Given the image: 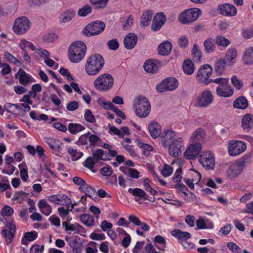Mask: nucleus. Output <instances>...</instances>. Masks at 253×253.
I'll list each match as a JSON object with an SVG mask.
<instances>
[{"label": "nucleus", "mask_w": 253, "mask_h": 253, "mask_svg": "<svg viewBox=\"0 0 253 253\" xmlns=\"http://www.w3.org/2000/svg\"><path fill=\"white\" fill-rule=\"evenodd\" d=\"M93 158L94 160L97 162L100 160H102L103 161H106L107 160H109V159H107L106 157H104L105 152L102 149H97L94 153H93Z\"/></svg>", "instance_id": "09e8293b"}, {"label": "nucleus", "mask_w": 253, "mask_h": 253, "mask_svg": "<svg viewBox=\"0 0 253 253\" xmlns=\"http://www.w3.org/2000/svg\"><path fill=\"white\" fill-rule=\"evenodd\" d=\"M137 36L133 33L128 34L124 40L125 47L127 49H132L134 47L137 42Z\"/></svg>", "instance_id": "412c9836"}, {"label": "nucleus", "mask_w": 253, "mask_h": 253, "mask_svg": "<svg viewBox=\"0 0 253 253\" xmlns=\"http://www.w3.org/2000/svg\"><path fill=\"white\" fill-rule=\"evenodd\" d=\"M243 60L246 64L253 63V47L247 49L244 53Z\"/></svg>", "instance_id": "58836bf2"}, {"label": "nucleus", "mask_w": 253, "mask_h": 253, "mask_svg": "<svg viewBox=\"0 0 253 253\" xmlns=\"http://www.w3.org/2000/svg\"><path fill=\"white\" fill-rule=\"evenodd\" d=\"M233 92L234 90L229 85V84L222 85L221 87H217L216 88L217 94L221 97H230L232 95Z\"/></svg>", "instance_id": "b1692460"}, {"label": "nucleus", "mask_w": 253, "mask_h": 253, "mask_svg": "<svg viewBox=\"0 0 253 253\" xmlns=\"http://www.w3.org/2000/svg\"><path fill=\"white\" fill-rule=\"evenodd\" d=\"M172 172L173 169L168 164H165L161 171V174L165 177L170 176Z\"/></svg>", "instance_id": "6e6d98bb"}, {"label": "nucleus", "mask_w": 253, "mask_h": 253, "mask_svg": "<svg viewBox=\"0 0 253 253\" xmlns=\"http://www.w3.org/2000/svg\"><path fill=\"white\" fill-rule=\"evenodd\" d=\"M48 200L55 204L63 206H68L72 202L71 199L64 194L52 195L48 198Z\"/></svg>", "instance_id": "f3484780"}, {"label": "nucleus", "mask_w": 253, "mask_h": 253, "mask_svg": "<svg viewBox=\"0 0 253 253\" xmlns=\"http://www.w3.org/2000/svg\"><path fill=\"white\" fill-rule=\"evenodd\" d=\"M237 56V50L234 48H230L226 52L225 59L228 62L229 65H232L235 63Z\"/></svg>", "instance_id": "2f4dec72"}, {"label": "nucleus", "mask_w": 253, "mask_h": 253, "mask_svg": "<svg viewBox=\"0 0 253 253\" xmlns=\"http://www.w3.org/2000/svg\"><path fill=\"white\" fill-rule=\"evenodd\" d=\"M91 12V7L89 5H86L78 11V14L81 16H85Z\"/></svg>", "instance_id": "bf43d9fd"}, {"label": "nucleus", "mask_w": 253, "mask_h": 253, "mask_svg": "<svg viewBox=\"0 0 253 253\" xmlns=\"http://www.w3.org/2000/svg\"><path fill=\"white\" fill-rule=\"evenodd\" d=\"M211 83L213 82L218 84V87H221L222 85L229 84V79L224 78H219L216 79L211 80Z\"/></svg>", "instance_id": "13d9d810"}, {"label": "nucleus", "mask_w": 253, "mask_h": 253, "mask_svg": "<svg viewBox=\"0 0 253 253\" xmlns=\"http://www.w3.org/2000/svg\"><path fill=\"white\" fill-rule=\"evenodd\" d=\"M243 169L236 162L230 166L227 171V175L231 178H234L237 176Z\"/></svg>", "instance_id": "bb28decb"}, {"label": "nucleus", "mask_w": 253, "mask_h": 253, "mask_svg": "<svg viewBox=\"0 0 253 253\" xmlns=\"http://www.w3.org/2000/svg\"><path fill=\"white\" fill-rule=\"evenodd\" d=\"M178 43L181 48H186L188 45V40L186 36H182L178 39Z\"/></svg>", "instance_id": "69168bd1"}, {"label": "nucleus", "mask_w": 253, "mask_h": 253, "mask_svg": "<svg viewBox=\"0 0 253 253\" xmlns=\"http://www.w3.org/2000/svg\"><path fill=\"white\" fill-rule=\"evenodd\" d=\"M225 59L220 58L215 63L214 71L218 75H221L225 70L226 66Z\"/></svg>", "instance_id": "473e14b6"}, {"label": "nucleus", "mask_w": 253, "mask_h": 253, "mask_svg": "<svg viewBox=\"0 0 253 253\" xmlns=\"http://www.w3.org/2000/svg\"><path fill=\"white\" fill-rule=\"evenodd\" d=\"M171 235L179 240H187L190 238V234L188 232H183L180 229H174L171 231Z\"/></svg>", "instance_id": "e433bc0d"}, {"label": "nucleus", "mask_w": 253, "mask_h": 253, "mask_svg": "<svg viewBox=\"0 0 253 253\" xmlns=\"http://www.w3.org/2000/svg\"><path fill=\"white\" fill-rule=\"evenodd\" d=\"M205 135V133L203 129L198 128L193 133L191 136V139L195 141H201L203 140Z\"/></svg>", "instance_id": "c03bdc74"}, {"label": "nucleus", "mask_w": 253, "mask_h": 253, "mask_svg": "<svg viewBox=\"0 0 253 253\" xmlns=\"http://www.w3.org/2000/svg\"><path fill=\"white\" fill-rule=\"evenodd\" d=\"M128 192L133 196H138L143 200H148L151 202H154L155 201L154 197H151L150 198H149V196H148L146 192L141 189L138 188L134 189L129 188Z\"/></svg>", "instance_id": "4be33fe9"}, {"label": "nucleus", "mask_w": 253, "mask_h": 253, "mask_svg": "<svg viewBox=\"0 0 253 253\" xmlns=\"http://www.w3.org/2000/svg\"><path fill=\"white\" fill-rule=\"evenodd\" d=\"M183 70L184 73L187 75H191L194 71V66L191 60H185L183 64Z\"/></svg>", "instance_id": "ea45409f"}, {"label": "nucleus", "mask_w": 253, "mask_h": 253, "mask_svg": "<svg viewBox=\"0 0 253 253\" xmlns=\"http://www.w3.org/2000/svg\"><path fill=\"white\" fill-rule=\"evenodd\" d=\"M133 109L136 115L140 118H145L150 113L151 110L150 103L145 97L139 96L136 99V103L133 104Z\"/></svg>", "instance_id": "7ed1b4c3"}, {"label": "nucleus", "mask_w": 253, "mask_h": 253, "mask_svg": "<svg viewBox=\"0 0 253 253\" xmlns=\"http://www.w3.org/2000/svg\"><path fill=\"white\" fill-rule=\"evenodd\" d=\"M31 23L26 17L22 16L16 18L13 26L14 32L17 35H22L30 29Z\"/></svg>", "instance_id": "423d86ee"}, {"label": "nucleus", "mask_w": 253, "mask_h": 253, "mask_svg": "<svg viewBox=\"0 0 253 253\" xmlns=\"http://www.w3.org/2000/svg\"><path fill=\"white\" fill-rule=\"evenodd\" d=\"M62 225L65 227V231L69 234L71 233V232L76 233V231H77V232L78 233L81 229H84V228L82 226L76 223L67 224L65 222H62Z\"/></svg>", "instance_id": "72a5a7b5"}, {"label": "nucleus", "mask_w": 253, "mask_h": 253, "mask_svg": "<svg viewBox=\"0 0 253 253\" xmlns=\"http://www.w3.org/2000/svg\"><path fill=\"white\" fill-rule=\"evenodd\" d=\"M175 136V133L171 129H168L164 131L162 134V143L164 147H167L169 143L168 142V140H171Z\"/></svg>", "instance_id": "c85d7f7f"}, {"label": "nucleus", "mask_w": 253, "mask_h": 253, "mask_svg": "<svg viewBox=\"0 0 253 253\" xmlns=\"http://www.w3.org/2000/svg\"><path fill=\"white\" fill-rule=\"evenodd\" d=\"M201 150L202 145L200 142L193 143L187 148L184 152V157L187 159H194L199 154Z\"/></svg>", "instance_id": "ddd939ff"}, {"label": "nucleus", "mask_w": 253, "mask_h": 253, "mask_svg": "<svg viewBox=\"0 0 253 253\" xmlns=\"http://www.w3.org/2000/svg\"><path fill=\"white\" fill-rule=\"evenodd\" d=\"M214 40L217 45L224 47H226L230 44L228 39L220 35L216 36Z\"/></svg>", "instance_id": "a18cd8bd"}, {"label": "nucleus", "mask_w": 253, "mask_h": 253, "mask_svg": "<svg viewBox=\"0 0 253 253\" xmlns=\"http://www.w3.org/2000/svg\"><path fill=\"white\" fill-rule=\"evenodd\" d=\"M148 129L151 136L154 138L158 137L161 133V125L154 121L152 122L149 125Z\"/></svg>", "instance_id": "393cba45"}, {"label": "nucleus", "mask_w": 253, "mask_h": 253, "mask_svg": "<svg viewBox=\"0 0 253 253\" xmlns=\"http://www.w3.org/2000/svg\"><path fill=\"white\" fill-rule=\"evenodd\" d=\"M38 207L41 211L45 215H49L52 212L51 207L44 199L41 200L38 203Z\"/></svg>", "instance_id": "cd10ccee"}, {"label": "nucleus", "mask_w": 253, "mask_h": 253, "mask_svg": "<svg viewBox=\"0 0 253 253\" xmlns=\"http://www.w3.org/2000/svg\"><path fill=\"white\" fill-rule=\"evenodd\" d=\"M150 179L148 178H146L144 179V186L146 191L149 192L151 194L155 195L157 192L153 189L149 184Z\"/></svg>", "instance_id": "4d7b16f0"}, {"label": "nucleus", "mask_w": 253, "mask_h": 253, "mask_svg": "<svg viewBox=\"0 0 253 253\" xmlns=\"http://www.w3.org/2000/svg\"><path fill=\"white\" fill-rule=\"evenodd\" d=\"M81 221L88 226H91L94 223L93 217L88 214H83L80 216Z\"/></svg>", "instance_id": "37998d69"}, {"label": "nucleus", "mask_w": 253, "mask_h": 253, "mask_svg": "<svg viewBox=\"0 0 253 253\" xmlns=\"http://www.w3.org/2000/svg\"><path fill=\"white\" fill-rule=\"evenodd\" d=\"M38 237V233L35 231L27 232L24 234L21 240V243L26 246L30 242L36 240Z\"/></svg>", "instance_id": "7c9ffc66"}, {"label": "nucleus", "mask_w": 253, "mask_h": 253, "mask_svg": "<svg viewBox=\"0 0 253 253\" xmlns=\"http://www.w3.org/2000/svg\"><path fill=\"white\" fill-rule=\"evenodd\" d=\"M86 50V46L83 42L79 41L72 42L68 49L70 61L73 63L80 62L84 58Z\"/></svg>", "instance_id": "f03ea898"}, {"label": "nucleus", "mask_w": 253, "mask_h": 253, "mask_svg": "<svg viewBox=\"0 0 253 253\" xmlns=\"http://www.w3.org/2000/svg\"><path fill=\"white\" fill-rule=\"evenodd\" d=\"M85 120L90 123H94L95 122V119L94 115L92 114L91 110L86 109L84 113Z\"/></svg>", "instance_id": "052dcab7"}, {"label": "nucleus", "mask_w": 253, "mask_h": 253, "mask_svg": "<svg viewBox=\"0 0 253 253\" xmlns=\"http://www.w3.org/2000/svg\"><path fill=\"white\" fill-rule=\"evenodd\" d=\"M212 73V67L208 64H204L198 70L197 74V80L200 83H203L205 85H208L211 83V80L209 78Z\"/></svg>", "instance_id": "0eeeda50"}, {"label": "nucleus", "mask_w": 253, "mask_h": 253, "mask_svg": "<svg viewBox=\"0 0 253 253\" xmlns=\"http://www.w3.org/2000/svg\"><path fill=\"white\" fill-rule=\"evenodd\" d=\"M75 11L73 9H68L62 14V22H67L71 21L75 15Z\"/></svg>", "instance_id": "de8ad7c7"}, {"label": "nucleus", "mask_w": 253, "mask_h": 253, "mask_svg": "<svg viewBox=\"0 0 253 253\" xmlns=\"http://www.w3.org/2000/svg\"><path fill=\"white\" fill-rule=\"evenodd\" d=\"M28 196V194L23 191H19L15 193L13 200H16L18 203L20 204L26 200Z\"/></svg>", "instance_id": "3c124183"}, {"label": "nucleus", "mask_w": 253, "mask_h": 253, "mask_svg": "<svg viewBox=\"0 0 253 253\" xmlns=\"http://www.w3.org/2000/svg\"><path fill=\"white\" fill-rule=\"evenodd\" d=\"M104 65L103 56L99 54L91 55L87 59L85 65V70L90 76L97 75Z\"/></svg>", "instance_id": "f257e3e1"}, {"label": "nucleus", "mask_w": 253, "mask_h": 253, "mask_svg": "<svg viewBox=\"0 0 253 253\" xmlns=\"http://www.w3.org/2000/svg\"><path fill=\"white\" fill-rule=\"evenodd\" d=\"M6 227L8 229V232H7V229L3 228L1 231V234L5 238L7 244H9L12 241L13 236L15 233L16 227L15 226L11 223H8L6 224Z\"/></svg>", "instance_id": "6ab92c4d"}, {"label": "nucleus", "mask_w": 253, "mask_h": 253, "mask_svg": "<svg viewBox=\"0 0 253 253\" xmlns=\"http://www.w3.org/2000/svg\"><path fill=\"white\" fill-rule=\"evenodd\" d=\"M96 162L91 157H89L84 162V166L88 168L89 169H91L94 166Z\"/></svg>", "instance_id": "680f3d73"}, {"label": "nucleus", "mask_w": 253, "mask_h": 253, "mask_svg": "<svg viewBox=\"0 0 253 253\" xmlns=\"http://www.w3.org/2000/svg\"><path fill=\"white\" fill-rule=\"evenodd\" d=\"M46 142L49 147L53 150H58L60 148V146L62 144L58 140L51 138H47Z\"/></svg>", "instance_id": "49530a36"}, {"label": "nucleus", "mask_w": 253, "mask_h": 253, "mask_svg": "<svg viewBox=\"0 0 253 253\" xmlns=\"http://www.w3.org/2000/svg\"><path fill=\"white\" fill-rule=\"evenodd\" d=\"M105 28V23L101 21H95L87 25L83 30V33L87 36L97 35L101 33Z\"/></svg>", "instance_id": "39448f33"}, {"label": "nucleus", "mask_w": 253, "mask_h": 253, "mask_svg": "<svg viewBox=\"0 0 253 253\" xmlns=\"http://www.w3.org/2000/svg\"><path fill=\"white\" fill-rule=\"evenodd\" d=\"M246 149V144L241 141H232L228 146V152L230 156H236Z\"/></svg>", "instance_id": "f8f14e48"}, {"label": "nucleus", "mask_w": 253, "mask_h": 253, "mask_svg": "<svg viewBox=\"0 0 253 253\" xmlns=\"http://www.w3.org/2000/svg\"><path fill=\"white\" fill-rule=\"evenodd\" d=\"M213 100V95L210 90H206L197 97L195 106L199 107H207Z\"/></svg>", "instance_id": "9d476101"}, {"label": "nucleus", "mask_w": 253, "mask_h": 253, "mask_svg": "<svg viewBox=\"0 0 253 253\" xmlns=\"http://www.w3.org/2000/svg\"><path fill=\"white\" fill-rule=\"evenodd\" d=\"M178 83L176 79L173 77H169L158 84L156 86V89L159 92L172 91L178 87Z\"/></svg>", "instance_id": "1a4fd4ad"}, {"label": "nucleus", "mask_w": 253, "mask_h": 253, "mask_svg": "<svg viewBox=\"0 0 253 253\" xmlns=\"http://www.w3.org/2000/svg\"><path fill=\"white\" fill-rule=\"evenodd\" d=\"M144 70L150 73H155L158 71V67L155 63H154L152 60H147L144 64Z\"/></svg>", "instance_id": "c9c22d12"}, {"label": "nucleus", "mask_w": 253, "mask_h": 253, "mask_svg": "<svg viewBox=\"0 0 253 253\" xmlns=\"http://www.w3.org/2000/svg\"><path fill=\"white\" fill-rule=\"evenodd\" d=\"M172 46L170 42L165 41L162 42L158 47L159 54L167 56L169 55L172 50Z\"/></svg>", "instance_id": "5701e85b"}, {"label": "nucleus", "mask_w": 253, "mask_h": 253, "mask_svg": "<svg viewBox=\"0 0 253 253\" xmlns=\"http://www.w3.org/2000/svg\"><path fill=\"white\" fill-rule=\"evenodd\" d=\"M154 241L156 243H159L160 244L163 245V247L162 248L160 247L159 246H157V245H155V246L160 250L161 251H164L165 248H166V240L164 237L160 235L156 236L155 237Z\"/></svg>", "instance_id": "5fc2aeb1"}, {"label": "nucleus", "mask_w": 253, "mask_h": 253, "mask_svg": "<svg viewBox=\"0 0 253 253\" xmlns=\"http://www.w3.org/2000/svg\"><path fill=\"white\" fill-rule=\"evenodd\" d=\"M193 59L195 61H200L202 58V51L197 44L193 45L191 51Z\"/></svg>", "instance_id": "79ce46f5"}, {"label": "nucleus", "mask_w": 253, "mask_h": 253, "mask_svg": "<svg viewBox=\"0 0 253 253\" xmlns=\"http://www.w3.org/2000/svg\"><path fill=\"white\" fill-rule=\"evenodd\" d=\"M85 129V127L80 124L70 123L68 129L71 133L75 134Z\"/></svg>", "instance_id": "a19ab883"}, {"label": "nucleus", "mask_w": 253, "mask_h": 253, "mask_svg": "<svg viewBox=\"0 0 253 253\" xmlns=\"http://www.w3.org/2000/svg\"><path fill=\"white\" fill-rule=\"evenodd\" d=\"M242 126L244 130L248 132L253 127V117L251 114L245 115L242 121Z\"/></svg>", "instance_id": "a878e982"}, {"label": "nucleus", "mask_w": 253, "mask_h": 253, "mask_svg": "<svg viewBox=\"0 0 253 253\" xmlns=\"http://www.w3.org/2000/svg\"><path fill=\"white\" fill-rule=\"evenodd\" d=\"M199 161L202 166L207 169H212L215 165L214 158L210 151L203 152L200 156Z\"/></svg>", "instance_id": "9b49d317"}, {"label": "nucleus", "mask_w": 253, "mask_h": 253, "mask_svg": "<svg viewBox=\"0 0 253 253\" xmlns=\"http://www.w3.org/2000/svg\"><path fill=\"white\" fill-rule=\"evenodd\" d=\"M184 149L182 140L181 138L175 139L169 146V152L170 155L174 157L180 156Z\"/></svg>", "instance_id": "4468645a"}, {"label": "nucleus", "mask_w": 253, "mask_h": 253, "mask_svg": "<svg viewBox=\"0 0 253 253\" xmlns=\"http://www.w3.org/2000/svg\"><path fill=\"white\" fill-rule=\"evenodd\" d=\"M166 21V17L163 12L157 13L154 16L152 24L151 25V29L154 32L160 30L162 26L164 25Z\"/></svg>", "instance_id": "dca6fc26"}, {"label": "nucleus", "mask_w": 253, "mask_h": 253, "mask_svg": "<svg viewBox=\"0 0 253 253\" xmlns=\"http://www.w3.org/2000/svg\"><path fill=\"white\" fill-rule=\"evenodd\" d=\"M107 45L110 49L112 50H117L119 46V43L117 39H112L107 42Z\"/></svg>", "instance_id": "0e129e2a"}, {"label": "nucleus", "mask_w": 253, "mask_h": 253, "mask_svg": "<svg viewBox=\"0 0 253 253\" xmlns=\"http://www.w3.org/2000/svg\"><path fill=\"white\" fill-rule=\"evenodd\" d=\"M199 8H191L185 10L180 16L179 19L183 24H188L195 21L201 14Z\"/></svg>", "instance_id": "6e6552de"}, {"label": "nucleus", "mask_w": 253, "mask_h": 253, "mask_svg": "<svg viewBox=\"0 0 253 253\" xmlns=\"http://www.w3.org/2000/svg\"><path fill=\"white\" fill-rule=\"evenodd\" d=\"M217 9L221 14L225 16H234L237 13L236 7L229 3L220 4L218 5Z\"/></svg>", "instance_id": "2eb2a0df"}, {"label": "nucleus", "mask_w": 253, "mask_h": 253, "mask_svg": "<svg viewBox=\"0 0 253 253\" xmlns=\"http://www.w3.org/2000/svg\"><path fill=\"white\" fill-rule=\"evenodd\" d=\"M66 240L68 242V244L72 249L73 253H81L82 251L83 244L78 236H75L73 238H66Z\"/></svg>", "instance_id": "a211bd4d"}, {"label": "nucleus", "mask_w": 253, "mask_h": 253, "mask_svg": "<svg viewBox=\"0 0 253 253\" xmlns=\"http://www.w3.org/2000/svg\"><path fill=\"white\" fill-rule=\"evenodd\" d=\"M68 152L72 157L73 161H77L80 159L83 155V153L78 151L77 149H74L71 147L68 148Z\"/></svg>", "instance_id": "8fccbe9b"}, {"label": "nucleus", "mask_w": 253, "mask_h": 253, "mask_svg": "<svg viewBox=\"0 0 253 253\" xmlns=\"http://www.w3.org/2000/svg\"><path fill=\"white\" fill-rule=\"evenodd\" d=\"M43 250V245L40 247L39 245L35 244L31 248L30 253H42Z\"/></svg>", "instance_id": "774afa93"}, {"label": "nucleus", "mask_w": 253, "mask_h": 253, "mask_svg": "<svg viewBox=\"0 0 253 253\" xmlns=\"http://www.w3.org/2000/svg\"><path fill=\"white\" fill-rule=\"evenodd\" d=\"M91 4L95 5L96 8H102L106 6L109 0H89Z\"/></svg>", "instance_id": "864d4df0"}, {"label": "nucleus", "mask_w": 253, "mask_h": 253, "mask_svg": "<svg viewBox=\"0 0 253 253\" xmlns=\"http://www.w3.org/2000/svg\"><path fill=\"white\" fill-rule=\"evenodd\" d=\"M248 105L247 99L244 96L239 97L233 103V106L236 108L244 109Z\"/></svg>", "instance_id": "4c0bfd02"}, {"label": "nucleus", "mask_w": 253, "mask_h": 253, "mask_svg": "<svg viewBox=\"0 0 253 253\" xmlns=\"http://www.w3.org/2000/svg\"><path fill=\"white\" fill-rule=\"evenodd\" d=\"M214 41L212 38H208L204 42V48L207 53H212L215 50Z\"/></svg>", "instance_id": "c756f323"}, {"label": "nucleus", "mask_w": 253, "mask_h": 253, "mask_svg": "<svg viewBox=\"0 0 253 253\" xmlns=\"http://www.w3.org/2000/svg\"><path fill=\"white\" fill-rule=\"evenodd\" d=\"M114 80L113 76L109 74L100 75L93 83L95 88L100 91L109 90L113 86Z\"/></svg>", "instance_id": "20e7f679"}, {"label": "nucleus", "mask_w": 253, "mask_h": 253, "mask_svg": "<svg viewBox=\"0 0 253 253\" xmlns=\"http://www.w3.org/2000/svg\"><path fill=\"white\" fill-rule=\"evenodd\" d=\"M153 14V13L151 10L144 12L141 16L140 26H147L152 19Z\"/></svg>", "instance_id": "f704fd0d"}, {"label": "nucleus", "mask_w": 253, "mask_h": 253, "mask_svg": "<svg viewBox=\"0 0 253 253\" xmlns=\"http://www.w3.org/2000/svg\"><path fill=\"white\" fill-rule=\"evenodd\" d=\"M243 36L245 39H249L253 36L252 28H245L243 30Z\"/></svg>", "instance_id": "338daca9"}, {"label": "nucleus", "mask_w": 253, "mask_h": 253, "mask_svg": "<svg viewBox=\"0 0 253 253\" xmlns=\"http://www.w3.org/2000/svg\"><path fill=\"white\" fill-rule=\"evenodd\" d=\"M16 78H18L19 83L26 86L30 83L35 82V81L29 74H27L25 71L20 69L15 75Z\"/></svg>", "instance_id": "aec40b11"}, {"label": "nucleus", "mask_w": 253, "mask_h": 253, "mask_svg": "<svg viewBox=\"0 0 253 253\" xmlns=\"http://www.w3.org/2000/svg\"><path fill=\"white\" fill-rule=\"evenodd\" d=\"M251 162V157L250 155H246L238 160L237 163L243 169L247 165Z\"/></svg>", "instance_id": "603ef678"}, {"label": "nucleus", "mask_w": 253, "mask_h": 253, "mask_svg": "<svg viewBox=\"0 0 253 253\" xmlns=\"http://www.w3.org/2000/svg\"><path fill=\"white\" fill-rule=\"evenodd\" d=\"M231 82L234 87L239 90L243 86V83L239 80L238 79L237 77L235 75H233L231 78Z\"/></svg>", "instance_id": "e2e57ef3"}]
</instances>
